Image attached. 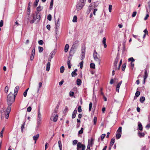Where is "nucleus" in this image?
<instances>
[{
	"mask_svg": "<svg viewBox=\"0 0 150 150\" xmlns=\"http://www.w3.org/2000/svg\"><path fill=\"white\" fill-rule=\"evenodd\" d=\"M41 118H38L37 127H38L41 124Z\"/></svg>",
	"mask_w": 150,
	"mask_h": 150,
	"instance_id": "24",
	"label": "nucleus"
},
{
	"mask_svg": "<svg viewBox=\"0 0 150 150\" xmlns=\"http://www.w3.org/2000/svg\"><path fill=\"white\" fill-rule=\"evenodd\" d=\"M112 6L111 5H110L109 6V11L110 12H111Z\"/></svg>",
	"mask_w": 150,
	"mask_h": 150,
	"instance_id": "55",
	"label": "nucleus"
},
{
	"mask_svg": "<svg viewBox=\"0 0 150 150\" xmlns=\"http://www.w3.org/2000/svg\"><path fill=\"white\" fill-rule=\"evenodd\" d=\"M70 60H71V59L70 60H69V59L67 61V62L68 66V68L69 69H70L71 67V65H70V64H71Z\"/></svg>",
	"mask_w": 150,
	"mask_h": 150,
	"instance_id": "40",
	"label": "nucleus"
},
{
	"mask_svg": "<svg viewBox=\"0 0 150 150\" xmlns=\"http://www.w3.org/2000/svg\"><path fill=\"white\" fill-rule=\"evenodd\" d=\"M57 113L56 110H55L53 113L50 117V120L53 121L54 122H56L57 121L58 115L57 114H55Z\"/></svg>",
	"mask_w": 150,
	"mask_h": 150,
	"instance_id": "2",
	"label": "nucleus"
},
{
	"mask_svg": "<svg viewBox=\"0 0 150 150\" xmlns=\"http://www.w3.org/2000/svg\"><path fill=\"white\" fill-rule=\"evenodd\" d=\"M98 53L95 50H94L93 56L94 59L99 64H100L101 60L97 57Z\"/></svg>",
	"mask_w": 150,
	"mask_h": 150,
	"instance_id": "4",
	"label": "nucleus"
},
{
	"mask_svg": "<svg viewBox=\"0 0 150 150\" xmlns=\"http://www.w3.org/2000/svg\"><path fill=\"white\" fill-rule=\"evenodd\" d=\"M29 89V88H28L26 89L23 93V96L24 97H25L27 96V92Z\"/></svg>",
	"mask_w": 150,
	"mask_h": 150,
	"instance_id": "36",
	"label": "nucleus"
},
{
	"mask_svg": "<svg viewBox=\"0 0 150 150\" xmlns=\"http://www.w3.org/2000/svg\"><path fill=\"white\" fill-rule=\"evenodd\" d=\"M77 17L76 16H74L72 21L73 22H76L77 21Z\"/></svg>",
	"mask_w": 150,
	"mask_h": 150,
	"instance_id": "33",
	"label": "nucleus"
},
{
	"mask_svg": "<svg viewBox=\"0 0 150 150\" xmlns=\"http://www.w3.org/2000/svg\"><path fill=\"white\" fill-rule=\"evenodd\" d=\"M149 13H147L146 14V16L144 18V20H145V21L147 19L148 17H149Z\"/></svg>",
	"mask_w": 150,
	"mask_h": 150,
	"instance_id": "60",
	"label": "nucleus"
},
{
	"mask_svg": "<svg viewBox=\"0 0 150 150\" xmlns=\"http://www.w3.org/2000/svg\"><path fill=\"white\" fill-rule=\"evenodd\" d=\"M76 49L77 48H76V47H71L69 51V58H70V59H71L72 56L75 53L76 51Z\"/></svg>",
	"mask_w": 150,
	"mask_h": 150,
	"instance_id": "5",
	"label": "nucleus"
},
{
	"mask_svg": "<svg viewBox=\"0 0 150 150\" xmlns=\"http://www.w3.org/2000/svg\"><path fill=\"white\" fill-rule=\"evenodd\" d=\"M148 76V74L147 72V71L146 69H145L144 70V81L143 82V83H144L145 82V80L147 78Z\"/></svg>",
	"mask_w": 150,
	"mask_h": 150,
	"instance_id": "13",
	"label": "nucleus"
},
{
	"mask_svg": "<svg viewBox=\"0 0 150 150\" xmlns=\"http://www.w3.org/2000/svg\"><path fill=\"white\" fill-rule=\"evenodd\" d=\"M35 47H33V49L32 50L31 54H32V55H35Z\"/></svg>",
	"mask_w": 150,
	"mask_h": 150,
	"instance_id": "53",
	"label": "nucleus"
},
{
	"mask_svg": "<svg viewBox=\"0 0 150 150\" xmlns=\"http://www.w3.org/2000/svg\"><path fill=\"white\" fill-rule=\"evenodd\" d=\"M83 129H84L82 127H81V128L80 130L78 132V135L82 134L83 133Z\"/></svg>",
	"mask_w": 150,
	"mask_h": 150,
	"instance_id": "34",
	"label": "nucleus"
},
{
	"mask_svg": "<svg viewBox=\"0 0 150 150\" xmlns=\"http://www.w3.org/2000/svg\"><path fill=\"white\" fill-rule=\"evenodd\" d=\"M31 109H32V108L31 107H30V106L28 107L27 108V111L28 112H30L31 111Z\"/></svg>",
	"mask_w": 150,
	"mask_h": 150,
	"instance_id": "64",
	"label": "nucleus"
},
{
	"mask_svg": "<svg viewBox=\"0 0 150 150\" xmlns=\"http://www.w3.org/2000/svg\"><path fill=\"white\" fill-rule=\"evenodd\" d=\"M5 128L4 127L2 130L0 132V137L1 138H2L3 137V134Z\"/></svg>",
	"mask_w": 150,
	"mask_h": 150,
	"instance_id": "37",
	"label": "nucleus"
},
{
	"mask_svg": "<svg viewBox=\"0 0 150 150\" xmlns=\"http://www.w3.org/2000/svg\"><path fill=\"white\" fill-rule=\"evenodd\" d=\"M78 143V141L77 140H74L73 142V144L74 145Z\"/></svg>",
	"mask_w": 150,
	"mask_h": 150,
	"instance_id": "56",
	"label": "nucleus"
},
{
	"mask_svg": "<svg viewBox=\"0 0 150 150\" xmlns=\"http://www.w3.org/2000/svg\"><path fill=\"white\" fill-rule=\"evenodd\" d=\"M93 9V7H92L91 6H90L89 5V6L88 7V10L86 12L87 14H89L91 10Z\"/></svg>",
	"mask_w": 150,
	"mask_h": 150,
	"instance_id": "27",
	"label": "nucleus"
},
{
	"mask_svg": "<svg viewBox=\"0 0 150 150\" xmlns=\"http://www.w3.org/2000/svg\"><path fill=\"white\" fill-rule=\"evenodd\" d=\"M69 48V45L68 44H66L64 47V51L65 52H67Z\"/></svg>",
	"mask_w": 150,
	"mask_h": 150,
	"instance_id": "28",
	"label": "nucleus"
},
{
	"mask_svg": "<svg viewBox=\"0 0 150 150\" xmlns=\"http://www.w3.org/2000/svg\"><path fill=\"white\" fill-rule=\"evenodd\" d=\"M85 4V3H79L76 6V9L79 11L81 9Z\"/></svg>",
	"mask_w": 150,
	"mask_h": 150,
	"instance_id": "7",
	"label": "nucleus"
},
{
	"mask_svg": "<svg viewBox=\"0 0 150 150\" xmlns=\"http://www.w3.org/2000/svg\"><path fill=\"white\" fill-rule=\"evenodd\" d=\"M145 100V97L144 96L141 97L140 99V102L141 103H143L144 102V101Z\"/></svg>",
	"mask_w": 150,
	"mask_h": 150,
	"instance_id": "32",
	"label": "nucleus"
},
{
	"mask_svg": "<svg viewBox=\"0 0 150 150\" xmlns=\"http://www.w3.org/2000/svg\"><path fill=\"white\" fill-rule=\"evenodd\" d=\"M81 54H85V48H83L82 47L81 50Z\"/></svg>",
	"mask_w": 150,
	"mask_h": 150,
	"instance_id": "35",
	"label": "nucleus"
},
{
	"mask_svg": "<svg viewBox=\"0 0 150 150\" xmlns=\"http://www.w3.org/2000/svg\"><path fill=\"white\" fill-rule=\"evenodd\" d=\"M52 58L49 56L48 59V62L46 65V70L47 71H48L50 70V62Z\"/></svg>",
	"mask_w": 150,
	"mask_h": 150,
	"instance_id": "6",
	"label": "nucleus"
},
{
	"mask_svg": "<svg viewBox=\"0 0 150 150\" xmlns=\"http://www.w3.org/2000/svg\"><path fill=\"white\" fill-rule=\"evenodd\" d=\"M39 0H36L34 2V5L36 7L38 5V4L39 1Z\"/></svg>",
	"mask_w": 150,
	"mask_h": 150,
	"instance_id": "49",
	"label": "nucleus"
},
{
	"mask_svg": "<svg viewBox=\"0 0 150 150\" xmlns=\"http://www.w3.org/2000/svg\"><path fill=\"white\" fill-rule=\"evenodd\" d=\"M97 120V118L96 117H94L93 119V122L94 125H96V121Z\"/></svg>",
	"mask_w": 150,
	"mask_h": 150,
	"instance_id": "61",
	"label": "nucleus"
},
{
	"mask_svg": "<svg viewBox=\"0 0 150 150\" xmlns=\"http://www.w3.org/2000/svg\"><path fill=\"white\" fill-rule=\"evenodd\" d=\"M36 19H38V14H37L35 16L34 15L33 16V19L30 21V23L31 24L33 23L35 21Z\"/></svg>",
	"mask_w": 150,
	"mask_h": 150,
	"instance_id": "12",
	"label": "nucleus"
},
{
	"mask_svg": "<svg viewBox=\"0 0 150 150\" xmlns=\"http://www.w3.org/2000/svg\"><path fill=\"white\" fill-rule=\"evenodd\" d=\"M59 19H58L57 23H55V31L56 34H57L58 33L59 30Z\"/></svg>",
	"mask_w": 150,
	"mask_h": 150,
	"instance_id": "8",
	"label": "nucleus"
},
{
	"mask_svg": "<svg viewBox=\"0 0 150 150\" xmlns=\"http://www.w3.org/2000/svg\"><path fill=\"white\" fill-rule=\"evenodd\" d=\"M122 81H120V82H119L118 84H117V87H118H118H120V85L122 83Z\"/></svg>",
	"mask_w": 150,
	"mask_h": 150,
	"instance_id": "62",
	"label": "nucleus"
},
{
	"mask_svg": "<svg viewBox=\"0 0 150 150\" xmlns=\"http://www.w3.org/2000/svg\"><path fill=\"white\" fill-rule=\"evenodd\" d=\"M16 96L13 95V94L10 93L7 96V103L8 106L5 112V116L6 119H8L9 117V114L11 110V105L15 101Z\"/></svg>",
	"mask_w": 150,
	"mask_h": 150,
	"instance_id": "1",
	"label": "nucleus"
},
{
	"mask_svg": "<svg viewBox=\"0 0 150 150\" xmlns=\"http://www.w3.org/2000/svg\"><path fill=\"white\" fill-rule=\"evenodd\" d=\"M44 43L43 41L42 40H40L38 41V44L39 45H42Z\"/></svg>",
	"mask_w": 150,
	"mask_h": 150,
	"instance_id": "57",
	"label": "nucleus"
},
{
	"mask_svg": "<svg viewBox=\"0 0 150 150\" xmlns=\"http://www.w3.org/2000/svg\"><path fill=\"white\" fill-rule=\"evenodd\" d=\"M146 12L150 13V1L147 3V5L146 6Z\"/></svg>",
	"mask_w": 150,
	"mask_h": 150,
	"instance_id": "9",
	"label": "nucleus"
},
{
	"mask_svg": "<svg viewBox=\"0 0 150 150\" xmlns=\"http://www.w3.org/2000/svg\"><path fill=\"white\" fill-rule=\"evenodd\" d=\"M79 42V41L78 40H76V41L73 45H72V46L73 47H76V48H77V47L78 46V44Z\"/></svg>",
	"mask_w": 150,
	"mask_h": 150,
	"instance_id": "20",
	"label": "nucleus"
},
{
	"mask_svg": "<svg viewBox=\"0 0 150 150\" xmlns=\"http://www.w3.org/2000/svg\"><path fill=\"white\" fill-rule=\"evenodd\" d=\"M122 127H120L117 130V132L118 133H120L121 134L122 133Z\"/></svg>",
	"mask_w": 150,
	"mask_h": 150,
	"instance_id": "43",
	"label": "nucleus"
},
{
	"mask_svg": "<svg viewBox=\"0 0 150 150\" xmlns=\"http://www.w3.org/2000/svg\"><path fill=\"white\" fill-rule=\"evenodd\" d=\"M98 3L97 2H94L93 3H91L90 4V6H91L93 7V8L97 7L98 5Z\"/></svg>",
	"mask_w": 150,
	"mask_h": 150,
	"instance_id": "10",
	"label": "nucleus"
},
{
	"mask_svg": "<svg viewBox=\"0 0 150 150\" xmlns=\"http://www.w3.org/2000/svg\"><path fill=\"white\" fill-rule=\"evenodd\" d=\"M106 39L104 37L103 40V43L104 45V48H106L107 47V45L106 44Z\"/></svg>",
	"mask_w": 150,
	"mask_h": 150,
	"instance_id": "23",
	"label": "nucleus"
},
{
	"mask_svg": "<svg viewBox=\"0 0 150 150\" xmlns=\"http://www.w3.org/2000/svg\"><path fill=\"white\" fill-rule=\"evenodd\" d=\"M115 142V139L114 138L111 139V141L110 143V146H112L113 145Z\"/></svg>",
	"mask_w": 150,
	"mask_h": 150,
	"instance_id": "26",
	"label": "nucleus"
},
{
	"mask_svg": "<svg viewBox=\"0 0 150 150\" xmlns=\"http://www.w3.org/2000/svg\"><path fill=\"white\" fill-rule=\"evenodd\" d=\"M39 52L40 53L42 52L43 51V48L42 47H41L40 46L38 47Z\"/></svg>",
	"mask_w": 150,
	"mask_h": 150,
	"instance_id": "45",
	"label": "nucleus"
},
{
	"mask_svg": "<svg viewBox=\"0 0 150 150\" xmlns=\"http://www.w3.org/2000/svg\"><path fill=\"white\" fill-rule=\"evenodd\" d=\"M19 88V87L18 86H16L14 89V93L13 94V95L15 96H16V95L17 94L18 89Z\"/></svg>",
	"mask_w": 150,
	"mask_h": 150,
	"instance_id": "14",
	"label": "nucleus"
},
{
	"mask_svg": "<svg viewBox=\"0 0 150 150\" xmlns=\"http://www.w3.org/2000/svg\"><path fill=\"white\" fill-rule=\"evenodd\" d=\"M121 137V134L117 133L116 134V139H118L120 138Z\"/></svg>",
	"mask_w": 150,
	"mask_h": 150,
	"instance_id": "30",
	"label": "nucleus"
},
{
	"mask_svg": "<svg viewBox=\"0 0 150 150\" xmlns=\"http://www.w3.org/2000/svg\"><path fill=\"white\" fill-rule=\"evenodd\" d=\"M138 134L139 136L140 137H144L145 136V134L144 132H141L139 131L138 133Z\"/></svg>",
	"mask_w": 150,
	"mask_h": 150,
	"instance_id": "22",
	"label": "nucleus"
},
{
	"mask_svg": "<svg viewBox=\"0 0 150 150\" xmlns=\"http://www.w3.org/2000/svg\"><path fill=\"white\" fill-rule=\"evenodd\" d=\"M47 19L49 21H51L52 19V16L50 14H49L47 17Z\"/></svg>",
	"mask_w": 150,
	"mask_h": 150,
	"instance_id": "50",
	"label": "nucleus"
},
{
	"mask_svg": "<svg viewBox=\"0 0 150 150\" xmlns=\"http://www.w3.org/2000/svg\"><path fill=\"white\" fill-rule=\"evenodd\" d=\"M83 61L81 62H80V68L81 69H82L83 68Z\"/></svg>",
	"mask_w": 150,
	"mask_h": 150,
	"instance_id": "59",
	"label": "nucleus"
},
{
	"mask_svg": "<svg viewBox=\"0 0 150 150\" xmlns=\"http://www.w3.org/2000/svg\"><path fill=\"white\" fill-rule=\"evenodd\" d=\"M42 9V8L40 6H39L37 8V10L38 11H41Z\"/></svg>",
	"mask_w": 150,
	"mask_h": 150,
	"instance_id": "46",
	"label": "nucleus"
},
{
	"mask_svg": "<svg viewBox=\"0 0 150 150\" xmlns=\"http://www.w3.org/2000/svg\"><path fill=\"white\" fill-rule=\"evenodd\" d=\"M8 86H6L5 88V91L6 93H7L8 92Z\"/></svg>",
	"mask_w": 150,
	"mask_h": 150,
	"instance_id": "58",
	"label": "nucleus"
},
{
	"mask_svg": "<svg viewBox=\"0 0 150 150\" xmlns=\"http://www.w3.org/2000/svg\"><path fill=\"white\" fill-rule=\"evenodd\" d=\"M140 94V92L139 91H137L135 94V96L138 97Z\"/></svg>",
	"mask_w": 150,
	"mask_h": 150,
	"instance_id": "47",
	"label": "nucleus"
},
{
	"mask_svg": "<svg viewBox=\"0 0 150 150\" xmlns=\"http://www.w3.org/2000/svg\"><path fill=\"white\" fill-rule=\"evenodd\" d=\"M93 139L92 138L90 140H88L87 146L89 145L90 147H92L93 144Z\"/></svg>",
	"mask_w": 150,
	"mask_h": 150,
	"instance_id": "16",
	"label": "nucleus"
},
{
	"mask_svg": "<svg viewBox=\"0 0 150 150\" xmlns=\"http://www.w3.org/2000/svg\"><path fill=\"white\" fill-rule=\"evenodd\" d=\"M76 83L78 86H79L81 85L82 83L81 80L79 79H78L76 80Z\"/></svg>",
	"mask_w": 150,
	"mask_h": 150,
	"instance_id": "25",
	"label": "nucleus"
},
{
	"mask_svg": "<svg viewBox=\"0 0 150 150\" xmlns=\"http://www.w3.org/2000/svg\"><path fill=\"white\" fill-rule=\"evenodd\" d=\"M78 111L79 112H80L82 111V109L81 108V106H79L78 108Z\"/></svg>",
	"mask_w": 150,
	"mask_h": 150,
	"instance_id": "54",
	"label": "nucleus"
},
{
	"mask_svg": "<svg viewBox=\"0 0 150 150\" xmlns=\"http://www.w3.org/2000/svg\"><path fill=\"white\" fill-rule=\"evenodd\" d=\"M58 145H59V150H62V142L61 140H59L58 141Z\"/></svg>",
	"mask_w": 150,
	"mask_h": 150,
	"instance_id": "29",
	"label": "nucleus"
},
{
	"mask_svg": "<svg viewBox=\"0 0 150 150\" xmlns=\"http://www.w3.org/2000/svg\"><path fill=\"white\" fill-rule=\"evenodd\" d=\"M39 136V134H37L36 135H35L33 137V139L35 141V144L36 143L37 140L38 139Z\"/></svg>",
	"mask_w": 150,
	"mask_h": 150,
	"instance_id": "19",
	"label": "nucleus"
},
{
	"mask_svg": "<svg viewBox=\"0 0 150 150\" xmlns=\"http://www.w3.org/2000/svg\"><path fill=\"white\" fill-rule=\"evenodd\" d=\"M136 14H137V12L136 11H134V12H133L132 14V17H134L136 16Z\"/></svg>",
	"mask_w": 150,
	"mask_h": 150,
	"instance_id": "63",
	"label": "nucleus"
},
{
	"mask_svg": "<svg viewBox=\"0 0 150 150\" xmlns=\"http://www.w3.org/2000/svg\"><path fill=\"white\" fill-rule=\"evenodd\" d=\"M119 60V58L117 57H116L115 59V62H114V66L115 67V70H117L118 69V68L117 67V64Z\"/></svg>",
	"mask_w": 150,
	"mask_h": 150,
	"instance_id": "11",
	"label": "nucleus"
},
{
	"mask_svg": "<svg viewBox=\"0 0 150 150\" xmlns=\"http://www.w3.org/2000/svg\"><path fill=\"white\" fill-rule=\"evenodd\" d=\"M53 1H54V0H51L50 4V10H51L52 8Z\"/></svg>",
	"mask_w": 150,
	"mask_h": 150,
	"instance_id": "31",
	"label": "nucleus"
},
{
	"mask_svg": "<svg viewBox=\"0 0 150 150\" xmlns=\"http://www.w3.org/2000/svg\"><path fill=\"white\" fill-rule=\"evenodd\" d=\"M106 134H103L100 136L101 139L102 141H103L104 138Z\"/></svg>",
	"mask_w": 150,
	"mask_h": 150,
	"instance_id": "52",
	"label": "nucleus"
},
{
	"mask_svg": "<svg viewBox=\"0 0 150 150\" xmlns=\"http://www.w3.org/2000/svg\"><path fill=\"white\" fill-rule=\"evenodd\" d=\"M128 61H131V62H133L134 61V59L132 57H131L128 59Z\"/></svg>",
	"mask_w": 150,
	"mask_h": 150,
	"instance_id": "48",
	"label": "nucleus"
},
{
	"mask_svg": "<svg viewBox=\"0 0 150 150\" xmlns=\"http://www.w3.org/2000/svg\"><path fill=\"white\" fill-rule=\"evenodd\" d=\"M25 122H23V124L22 125H21V132H23V129H24V126L25 125Z\"/></svg>",
	"mask_w": 150,
	"mask_h": 150,
	"instance_id": "39",
	"label": "nucleus"
},
{
	"mask_svg": "<svg viewBox=\"0 0 150 150\" xmlns=\"http://www.w3.org/2000/svg\"><path fill=\"white\" fill-rule=\"evenodd\" d=\"M86 146L84 144H82L81 142L78 143L77 145V150H85Z\"/></svg>",
	"mask_w": 150,
	"mask_h": 150,
	"instance_id": "3",
	"label": "nucleus"
},
{
	"mask_svg": "<svg viewBox=\"0 0 150 150\" xmlns=\"http://www.w3.org/2000/svg\"><path fill=\"white\" fill-rule=\"evenodd\" d=\"M126 66V63H124L122 65V71H125V68Z\"/></svg>",
	"mask_w": 150,
	"mask_h": 150,
	"instance_id": "38",
	"label": "nucleus"
},
{
	"mask_svg": "<svg viewBox=\"0 0 150 150\" xmlns=\"http://www.w3.org/2000/svg\"><path fill=\"white\" fill-rule=\"evenodd\" d=\"M138 129L140 131H142L143 130V126L142 123L140 122H138Z\"/></svg>",
	"mask_w": 150,
	"mask_h": 150,
	"instance_id": "17",
	"label": "nucleus"
},
{
	"mask_svg": "<svg viewBox=\"0 0 150 150\" xmlns=\"http://www.w3.org/2000/svg\"><path fill=\"white\" fill-rule=\"evenodd\" d=\"M77 75L76 73L74 71H73L71 73V76L72 77H75Z\"/></svg>",
	"mask_w": 150,
	"mask_h": 150,
	"instance_id": "51",
	"label": "nucleus"
},
{
	"mask_svg": "<svg viewBox=\"0 0 150 150\" xmlns=\"http://www.w3.org/2000/svg\"><path fill=\"white\" fill-rule=\"evenodd\" d=\"M64 70V68L63 66H62L60 69V72L61 73H63Z\"/></svg>",
	"mask_w": 150,
	"mask_h": 150,
	"instance_id": "42",
	"label": "nucleus"
},
{
	"mask_svg": "<svg viewBox=\"0 0 150 150\" xmlns=\"http://www.w3.org/2000/svg\"><path fill=\"white\" fill-rule=\"evenodd\" d=\"M92 102H90L89 104V111H90L92 109Z\"/></svg>",
	"mask_w": 150,
	"mask_h": 150,
	"instance_id": "44",
	"label": "nucleus"
},
{
	"mask_svg": "<svg viewBox=\"0 0 150 150\" xmlns=\"http://www.w3.org/2000/svg\"><path fill=\"white\" fill-rule=\"evenodd\" d=\"M90 67L93 69H95V65L94 63H91L90 64Z\"/></svg>",
	"mask_w": 150,
	"mask_h": 150,
	"instance_id": "41",
	"label": "nucleus"
},
{
	"mask_svg": "<svg viewBox=\"0 0 150 150\" xmlns=\"http://www.w3.org/2000/svg\"><path fill=\"white\" fill-rule=\"evenodd\" d=\"M56 52V50L54 49L53 51H52L50 53L49 55V56L53 58L54 56V55Z\"/></svg>",
	"mask_w": 150,
	"mask_h": 150,
	"instance_id": "15",
	"label": "nucleus"
},
{
	"mask_svg": "<svg viewBox=\"0 0 150 150\" xmlns=\"http://www.w3.org/2000/svg\"><path fill=\"white\" fill-rule=\"evenodd\" d=\"M31 3L30 2H29L28 3V12L27 14L28 15H29L30 14V4H31Z\"/></svg>",
	"mask_w": 150,
	"mask_h": 150,
	"instance_id": "18",
	"label": "nucleus"
},
{
	"mask_svg": "<svg viewBox=\"0 0 150 150\" xmlns=\"http://www.w3.org/2000/svg\"><path fill=\"white\" fill-rule=\"evenodd\" d=\"M77 112V110L76 109H75L73 112L72 113V119L74 118L75 117L76 115V114Z\"/></svg>",
	"mask_w": 150,
	"mask_h": 150,
	"instance_id": "21",
	"label": "nucleus"
}]
</instances>
